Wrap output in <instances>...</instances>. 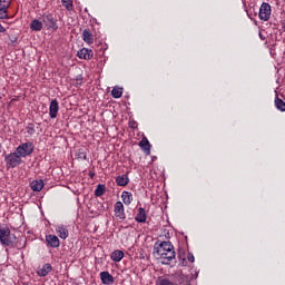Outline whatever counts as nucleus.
<instances>
[{"label": "nucleus", "instance_id": "f257e3e1", "mask_svg": "<svg viewBox=\"0 0 285 285\" xmlns=\"http://www.w3.org/2000/svg\"><path fill=\"white\" fill-rule=\"evenodd\" d=\"M154 255L157 257V259H163V264H170L173 259H175V246H173V243L170 240L167 242H160L158 245L156 243V246L154 248Z\"/></svg>", "mask_w": 285, "mask_h": 285}, {"label": "nucleus", "instance_id": "f03ea898", "mask_svg": "<svg viewBox=\"0 0 285 285\" xmlns=\"http://www.w3.org/2000/svg\"><path fill=\"white\" fill-rule=\"evenodd\" d=\"M42 23H45L47 30H52L53 32H57V30H59L57 19H55V16L50 12L42 13Z\"/></svg>", "mask_w": 285, "mask_h": 285}, {"label": "nucleus", "instance_id": "7ed1b4c3", "mask_svg": "<svg viewBox=\"0 0 285 285\" xmlns=\"http://www.w3.org/2000/svg\"><path fill=\"white\" fill-rule=\"evenodd\" d=\"M16 151L21 157H30L35 153V144L32 141L23 142L16 148Z\"/></svg>", "mask_w": 285, "mask_h": 285}, {"label": "nucleus", "instance_id": "20e7f679", "mask_svg": "<svg viewBox=\"0 0 285 285\" xmlns=\"http://www.w3.org/2000/svg\"><path fill=\"white\" fill-rule=\"evenodd\" d=\"M4 161L7 168H17V166H21V156L14 150L4 157Z\"/></svg>", "mask_w": 285, "mask_h": 285}, {"label": "nucleus", "instance_id": "39448f33", "mask_svg": "<svg viewBox=\"0 0 285 285\" xmlns=\"http://www.w3.org/2000/svg\"><path fill=\"white\" fill-rule=\"evenodd\" d=\"M271 4L268 2H263L259 8L258 17L261 21H268L271 19Z\"/></svg>", "mask_w": 285, "mask_h": 285}, {"label": "nucleus", "instance_id": "423d86ee", "mask_svg": "<svg viewBox=\"0 0 285 285\" xmlns=\"http://www.w3.org/2000/svg\"><path fill=\"white\" fill-rule=\"evenodd\" d=\"M0 244L2 246H12L10 240V228H0Z\"/></svg>", "mask_w": 285, "mask_h": 285}, {"label": "nucleus", "instance_id": "0eeeda50", "mask_svg": "<svg viewBox=\"0 0 285 285\" xmlns=\"http://www.w3.org/2000/svg\"><path fill=\"white\" fill-rule=\"evenodd\" d=\"M114 213L117 219H120V222H124L126 219V212L124 209V203L117 202L114 206Z\"/></svg>", "mask_w": 285, "mask_h": 285}, {"label": "nucleus", "instance_id": "6e6552de", "mask_svg": "<svg viewBox=\"0 0 285 285\" xmlns=\"http://www.w3.org/2000/svg\"><path fill=\"white\" fill-rule=\"evenodd\" d=\"M77 57L79 59H85L86 61H90V59L95 57V52L92 51V49L82 48L77 52Z\"/></svg>", "mask_w": 285, "mask_h": 285}, {"label": "nucleus", "instance_id": "1a4fd4ad", "mask_svg": "<svg viewBox=\"0 0 285 285\" xmlns=\"http://www.w3.org/2000/svg\"><path fill=\"white\" fill-rule=\"evenodd\" d=\"M57 115H59V100L53 99L49 105V117L50 119H57Z\"/></svg>", "mask_w": 285, "mask_h": 285}, {"label": "nucleus", "instance_id": "9d476101", "mask_svg": "<svg viewBox=\"0 0 285 285\" xmlns=\"http://www.w3.org/2000/svg\"><path fill=\"white\" fill-rule=\"evenodd\" d=\"M46 242L48 244V246H50L51 248H59L60 246V240L59 237H57L56 235L49 234L46 236Z\"/></svg>", "mask_w": 285, "mask_h": 285}, {"label": "nucleus", "instance_id": "9b49d317", "mask_svg": "<svg viewBox=\"0 0 285 285\" xmlns=\"http://www.w3.org/2000/svg\"><path fill=\"white\" fill-rule=\"evenodd\" d=\"M100 279L105 285L115 284V277L110 274V272H101Z\"/></svg>", "mask_w": 285, "mask_h": 285}, {"label": "nucleus", "instance_id": "f8f14e48", "mask_svg": "<svg viewBox=\"0 0 285 285\" xmlns=\"http://www.w3.org/2000/svg\"><path fill=\"white\" fill-rule=\"evenodd\" d=\"M135 219L138 224H146V220L148 219V215H146V209L142 207H139L138 213L135 216Z\"/></svg>", "mask_w": 285, "mask_h": 285}, {"label": "nucleus", "instance_id": "ddd939ff", "mask_svg": "<svg viewBox=\"0 0 285 285\" xmlns=\"http://www.w3.org/2000/svg\"><path fill=\"white\" fill-rule=\"evenodd\" d=\"M43 180L42 179H36L30 183V188L33 190V193H41L43 190Z\"/></svg>", "mask_w": 285, "mask_h": 285}, {"label": "nucleus", "instance_id": "4468645a", "mask_svg": "<svg viewBox=\"0 0 285 285\" xmlns=\"http://www.w3.org/2000/svg\"><path fill=\"white\" fill-rule=\"evenodd\" d=\"M82 40L85 43H88L91 46V43H95V36H92V32H90V29H85L82 31Z\"/></svg>", "mask_w": 285, "mask_h": 285}, {"label": "nucleus", "instance_id": "2eb2a0df", "mask_svg": "<svg viewBox=\"0 0 285 285\" xmlns=\"http://www.w3.org/2000/svg\"><path fill=\"white\" fill-rule=\"evenodd\" d=\"M30 30L33 32H41V30H43V22H41L39 19H33L30 22Z\"/></svg>", "mask_w": 285, "mask_h": 285}, {"label": "nucleus", "instance_id": "dca6fc26", "mask_svg": "<svg viewBox=\"0 0 285 285\" xmlns=\"http://www.w3.org/2000/svg\"><path fill=\"white\" fill-rule=\"evenodd\" d=\"M56 233L58 234V236L60 237V239H68V228L63 225H59L56 227Z\"/></svg>", "mask_w": 285, "mask_h": 285}, {"label": "nucleus", "instance_id": "f3484780", "mask_svg": "<svg viewBox=\"0 0 285 285\" xmlns=\"http://www.w3.org/2000/svg\"><path fill=\"white\" fill-rule=\"evenodd\" d=\"M139 147L145 153V155H150V141H148V138L144 137L139 141Z\"/></svg>", "mask_w": 285, "mask_h": 285}, {"label": "nucleus", "instance_id": "a211bd4d", "mask_svg": "<svg viewBox=\"0 0 285 285\" xmlns=\"http://www.w3.org/2000/svg\"><path fill=\"white\" fill-rule=\"evenodd\" d=\"M117 186H128L130 184V178H128V175L124 174L116 178Z\"/></svg>", "mask_w": 285, "mask_h": 285}, {"label": "nucleus", "instance_id": "6ab92c4d", "mask_svg": "<svg viewBox=\"0 0 285 285\" xmlns=\"http://www.w3.org/2000/svg\"><path fill=\"white\" fill-rule=\"evenodd\" d=\"M274 106L279 112H285V101L279 98V96L275 97Z\"/></svg>", "mask_w": 285, "mask_h": 285}, {"label": "nucleus", "instance_id": "aec40b11", "mask_svg": "<svg viewBox=\"0 0 285 285\" xmlns=\"http://www.w3.org/2000/svg\"><path fill=\"white\" fill-rule=\"evenodd\" d=\"M121 199L126 206H130L132 204V193L122 191Z\"/></svg>", "mask_w": 285, "mask_h": 285}, {"label": "nucleus", "instance_id": "412c9836", "mask_svg": "<svg viewBox=\"0 0 285 285\" xmlns=\"http://www.w3.org/2000/svg\"><path fill=\"white\" fill-rule=\"evenodd\" d=\"M110 259L112 262H121L124 259V252L119 249L114 250L110 255Z\"/></svg>", "mask_w": 285, "mask_h": 285}, {"label": "nucleus", "instance_id": "4be33fe9", "mask_svg": "<svg viewBox=\"0 0 285 285\" xmlns=\"http://www.w3.org/2000/svg\"><path fill=\"white\" fill-rule=\"evenodd\" d=\"M52 271V265L50 264H45L42 266V268L38 272V275H40V277H46V275H48V273H50Z\"/></svg>", "mask_w": 285, "mask_h": 285}, {"label": "nucleus", "instance_id": "5701e85b", "mask_svg": "<svg viewBox=\"0 0 285 285\" xmlns=\"http://www.w3.org/2000/svg\"><path fill=\"white\" fill-rule=\"evenodd\" d=\"M121 95H124V88H121V87L112 88L111 97H114V99H120Z\"/></svg>", "mask_w": 285, "mask_h": 285}, {"label": "nucleus", "instance_id": "b1692460", "mask_svg": "<svg viewBox=\"0 0 285 285\" xmlns=\"http://www.w3.org/2000/svg\"><path fill=\"white\" fill-rule=\"evenodd\" d=\"M156 285H175L174 282H171L170 279H168L167 277H158Z\"/></svg>", "mask_w": 285, "mask_h": 285}, {"label": "nucleus", "instance_id": "393cba45", "mask_svg": "<svg viewBox=\"0 0 285 285\" xmlns=\"http://www.w3.org/2000/svg\"><path fill=\"white\" fill-rule=\"evenodd\" d=\"M63 8L68 10L69 12H72L75 10V7L72 4V0H61Z\"/></svg>", "mask_w": 285, "mask_h": 285}, {"label": "nucleus", "instance_id": "a878e982", "mask_svg": "<svg viewBox=\"0 0 285 285\" xmlns=\"http://www.w3.org/2000/svg\"><path fill=\"white\" fill-rule=\"evenodd\" d=\"M106 193V186L105 185H98L95 189L96 197H101Z\"/></svg>", "mask_w": 285, "mask_h": 285}, {"label": "nucleus", "instance_id": "bb28decb", "mask_svg": "<svg viewBox=\"0 0 285 285\" xmlns=\"http://www.w3.org/2000/svg\"><path fill=\"white\" fill-rule=\"evenodd\" d=\"M12 3V0H0V8L9 9Z\"/></svg>", "mask_w": 285, "mask_h": 285}, {"label": "nucleus", "instance_id": "cd10ccee", "mask_svg": "<svg viewBox=\"0 0 285 285\" xmlns=\"http://www.w3.org/2000/svg\"><path fill=\"white\" fill-rule=\"evenodd\" d=\"M26 130H27V132H28L30 136H32V135H35V132H37V131L35 130V124H28L27 127H26Z\"/></svg>", "mask_w": 285, "mask_h": 285}, {"label": "nucleus", "instance_id": "c85d7f7f", "mask_svg": "<svg viewBox=\"0 0 285 285\" xmlns=\"http://www.w3.org/2000/svg\"><path fill=\"white\" fill-rule=\"evenodd\" d=\"M76 159H87L86 153L81 149H79L78 151H76Z\"/></svg>", "mask_w": 285, "mask_h": 285}, {"label": "nucleus", "instance_id": "c756f323", "mask_svg": "<svg viewBox=\"0 0 285 285\" xmlns=\"http://www.w3.org/2000/svg\"><path fill=\"white\" fill-rule=\"evenodd\" d=\"M0 19H8V9L0 7Z\"/></svg>", "mask_w": 285, "mask_h": 285}, {"label": "nucleus", "instance_id": "7c9ffc66", "mask_svg": "<svg viewBox=\"0 0 285 285\" xmlns=\"http://www.w3.org/2000/svg\"><path fill=\"white\" fill-rule=\"evenodd\" d=\"M187 259H188V262H190L191 264L195 262V255H193L191 253H189L188 255H187Z\"/></svg>", "mask_w": 285, "mask_h": 285}, {"label": "nucleus", "instance_id": "2f4dec72", "mask_svg": "<svg viewBox=\"0 0 285 285\" xmlns=\"http://www.w3.org/2000/svg\"><path fill=\"white\" fill-rule=\"evenodd\" d=\"M76 81L81 83V81H83V77L81 75L77 76Z\"/></svg>", "mask_w": 285, "mask_h": 285}, {"label": "nucleus", "instance_id": "473e14b6", "mask_svg": "<svg viewBox=\"0 0 285 285\" xmlns=\"http://www.w3.org/2000/svg\"><path fill=\"white\" fill-rule=\"evenodd\" d=\"M129 128H137V122L136 121L130 122Z\"/></svg>", "mask_w": 285, "mask_h": 285}, {"label": "nucleus", "instance_id": "72a5a7b5", "mask_svg": "<svg viewBox=\"0 0 285 285\" xmlns=\"http://www.w3.org/2000/svg\"><path fill=\"white\" fill-rule=\"evenodd\" d=\"M0 32H6V29L3 28L2 24H0Z\"/></svg>", "mask_w": 285, "mask_h": 285}]
</instances>
